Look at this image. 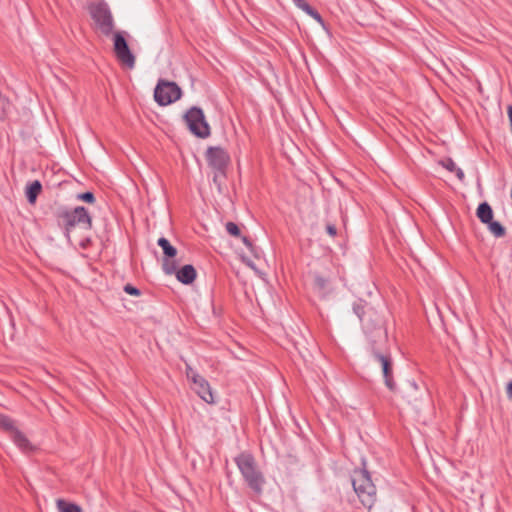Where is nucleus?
I'll list each match as a JSON object with an SVG mask.
<instances>
[{
	"instance_id": "nucleus-1",
	"label": "nucleus",
	"mask_w": 512,
	"mask_h": 512,
	"mask_svg": "<svg viewBox=\"0 0 512 512\" xmlns=\"http://www.w3.org/2000/svg\"><path fill=\"white\" fill-rule=\"evenodd\" d=\"M362 468L354 470V493L357 494L361 504L371 509L376 500V487L371 480V476L366 467V462L362 458Z\"/></svg>"
},
{
	"instance_id": "nucleus-2",
	"label": "nucleus",
	"mask_w": 512,
	"mask_h": 512,
	"mask_svg": "<svg viewBox=\"0 0 512 512\" xmlns=\"http://www.w3.org/2000/svg\"><path fill=\"white\" fill-rule=\"evenodd\" d=\"M235 463L249 487L256 493H261L264 478L256 467L254 457L248 453H241L235 458Z\"/></svg>"
},
{
	"instance_id": "nucleus-3",
	"label": "nucleus",
	"mask_w": 512,
	"mask_h": 512,
	"mask_svg": "<svg viewBox=\"0 0 512 512\" xmlns=\"http://www.w3.org/2000/svg\"><path fill=\"white\" fill-rule=\"evenodd\" d=\"M184 119L189 130L195 136L199 138H206L210 135V127L205 120L202 109L198 107L190 108L186 112Z\"/></svg>"
},
{
	"instance_id": "nucleus-4",
	"label": "nucleus",
	"mask_w": 512,
	"mask_h": 512,
	"mask_svg": "<svg viewBox=\"0 0 512 512\" xmlns=\"http://www.w3.org/2000/svg\"><path fill=\"white\" fill-rule=\"evenodd\" d=\"M90 14L101 33L104 35L112 33L114 28L113 17L107 4L100 2L91 5Z\"/></svg>"
},
{
	"instance_id": "nucleus-5",
	"label": "nucleus",
	"mask_w": 512,
	"mask_h": 512,
	"mask_svg": "<svg viewBox=\"0 0 512 512\" xmlns=\"http://www.w3.org/2000/svg\"><path fill=\"white\" fill-rule=\"evenodd\" d=\"M180 97L181 89L174 82L160 80L154 90V99L161 106L169 105Z\"/></svg>"
},
{
	"instance_id": "nucleus-6",
	"label": "nucleus",
	"mask_w": 512,
	"mask_h": 512,
	"mask_svg": "<svg viewBox=\"0 0 512 512\" xmlns=\"http://www.w3.org/2000/svg\"><path fill=\"white\" fill-rule=\"evenodd\" d=\"M63 222L67 237H69L71 230L76 226H81L84 229L91 228V217L84 207H76L72 211L65 212L63 214Z\"/></svg>"
},
{
	"instance_id": "nucleus-7",
	"label": "nucleus",
	"mask_w": 512,
	"mask_h": 512,
	"mask_svg": "<svg viewBox=\"0 0 512 512\" xmlns=\"http://www.w3.org/2000/svg\"><path fill=\"white\" fill-rule=\"evenodd\" d=\"M114 52L118 61L129 69L135 66V57L130 51L127 41L120 32L114 34Z\"/></svg>"
},
{
	"instance_id": "nucleus-8",
	"label": "nucleus",
	"mask_w": 512,
	"mask_h": 512,
	"mask_svg": "<svg viewBox=\"0 0 512 512\" xmlns=\"http://www.w3.org/2000/svg\"><path fill=\"white\" fill-rule=\"evenodd\" d=\"M208 164L217 171H223L230 162L229 154L221 147H210L206 152Z\"/></svg>"
},
{
	"instance_id": "nucleus-9",
	"label": "nucleus",
	"mask_w": 512,
	"mask_h": 512,
	"mask_svg": "<svg viewBox=\"0 0 512 512\" xmlns=\"http://www.w3.org/2000/svg\"><path fill=\"white\" fill-rule=\"evenodd\" d=\"M376 360L379 362L382 368L385 384L389 389H393L394 382L392 377V360L388 355L375 354Z\"/></svg>"
},
{
	"instance_id": "nucleus-10",
	"label": "nucleus",
	"mask_w": 512,
	"mask_h": 512,
	"mask_svg": "<svg viewBox=\"0 0 512 512\" xmlns=\"http://www.w3.org/2000/svg\"><path fill=\"white\" fill-rule=\"evenodd\" d=\"M192 388L199 395V397L206 403H214V396L211 387L206 379H204L203 377L201 379H198V381L193 383Z\"/></svg>"
},
{
	"instance_id": "nucleus-11",
	"label": "nucleus",
	"mask_w": 512,
	"mask_h": 512,
	"mask_svg": "<svg viewBox=\"0 0 512 512\" xmlns=\"http://www.w3.org/2000/svg\"><path fill=\"white\" fill-rule=\"evenodd\" d=\"M10 437L15 443V445L23 452H28L33 449V446L28 440V438L16 427L11 431Z\"/></svg>"
},
{
	"instance_id": "nucleus-12",
	"label": "nucleus",
	"mask_w": 512,
	"mask_h": 512,
	"mask_svg": "<svg viewBox=\"0 0 512 512\" xmlns=\"http://www.w3.org/2000/svg\"><path fill=\"white\" fill-rule=\"evenodd\" d=\"M177 279L183 284H190L196 278V270L192 265H185L178 270Z\"/></svg>"
},
{
	"instance_id": "nucleus-13",
	"label": "nucleus",
	"mask_w": 512,
	"mask_h": 512,
	"mask_svg": "<svg viewBox=\"0 0 512 512\" xmlns=\"http://www.w3.org/2000/svg\"><path fill=\"white\" fill-rule=\"evenodd\" d=\"M476 215L484 224H487L493 220V210L487 202H483L478 206Z\"/></svg>"
},
{
	"instance_id": "nucleus-14",
	"label": "nucleus",
	"mask_w": 512,
	"mask_h": 512,
	"mask_svg": "<svg viewBox=\"0 0 512 512\" xmlns=\"http://www.w3.org/2000/svg\"><path fill=\"white\" fill-rule=\"evenodd\" d=\"M42 185L38 180L30 183L26 189V197L29 203L34 204L37 196L41 192Z\"/></svg>"
},
{
	"instance_id": "nucleus-15",
	"label": "nucleus",
	"mask_w": 512,
	"mask_h": 512,
	"mask_svg": "<svg viewBox=\"0 0 512 512\" xmlns=\"http://www.w3.org/2000/svg\"><path fill=\"white\" fill-rule=\"evenodd\" d=\"M440 165H442L444 168H446L450 172H455L457 178L459 180H463L465 175L462 169L458 168L455 164V162L451 158H446L444 160H441L439 162Z\"/></svg>"
},
{
	"instance_id": "nucleus-16",
	"label": "nucleus",
	"mask_w": 512,
	"mask_h": 512,
	"mask_svg": "<svg viewBox=\"0 0 512 512\" xmlns=\"http://www.w3.org/2000/svg\"><path fill=\"white\" fill-rule=\"evenodd\" d=\"M157 243L162 248L165 256H167L168 258H173L176 256V254H177L176 248L174 246H172L166 238H164V237L159 238Z\"/></svg>"
},
{
	"instance_id": "nucleus-17",
	"label": "nucleus",
	"mask_w": 512,
	"mask_h": 512,
	"mask_svg": "<svg viewBox=\"0 0 512 512\" xmlns=\"http://www.w3.org/2000/svg\"><path fill=\"white\" fill-rule=\"evenodd\" d=\"M486 225L489 232L497 238L503 237L506 234L504 226L498 221L491 220Z\"/></svg>"
},
{
	"instance_id": "nucleus-18",
	"label": "nucleus",
	"mask_w": 512,
	"mask_h": 512,
	"mask_svg": "<svg viewBox=\"0 0 512 512\" xmlns=\"http://www.w3.org/2000/svg\"><path fill=\"white\" fill-rule=\"evenodd\" d=\"M57 508L59 512H82V509L80 506L67 502L63 499L57 500Z\"/></svg>"
},
{
	"instance_id": "nucleus-19",
	"label": "nucleus",
	"mask_w": 512,
	"mask_h": 512,
	"mask_svg": "<svg viewBox=\"0 0 512 512\" xmlns=\"http://www.w3.org/2000/svg\"><path fill=\"white\" fill-rule=\"evenodd\" d=\"M0 428L11 433L15 426L13 421L9 417L0 414Z\"/></svg>"
},
{
	"instance_id": "nucleus-20",
	"label": "nucleus",
	"mask_w": 512,
	"mask_h": 512,
	"mask_svg": "<svg viewBox=\"0 0 512 512\" xmlns=\"http://www.w3.org/2000/svg\"><path fill=\"white\" fill-rule=\"evenodd\" d=\"M186 376L192 382L195 383L198 379H201L202 376L199 375L190 365L186 364Z\"/></svg>"
},
{
	"instance_id": "nucleus-21",
	"label": "nucleus",
	"mask_w": 512,
	"mask_h": 512,
	"mask_svg": "<svg viewBox=\"0 0 512 512\" xmlns=\"http://www.w3.org/2000/svg\"><path fill=\"white\" fill-rule=\"evenodd\" d=\"M294 5L305 13H311L312 7L305 0H292Z\"/></svg>"
},
{
	"instance_id": "nucleus-22",
	"label": "nucleus",
	"mask_w": 512,
	"mask_h": 512,
	"mask_svg": "<svg viewBox=\"0 0 512 512\" xmlns=\"http://www.w3.org/2000/svg\"><path fill=\"white\" fill-rule=\"evenodd\" d=\"M226 231L232 235V236H239L240 235V229L234 222H227L226 225Z\"/></svg>"
},
{
	"instance_id": "nucleus-23",
	"label": "nucleus",
	"mask_w": 512,
	"mask_h": 512,
	"mask_svg": "<svg viewBox=\"0 0 512 512\" xmlns=\"http://www.w3.org/2000/svg\"><path fill=\"white\" fill-rule=\"evenodd\" d=\"M78 198L80 200H83L88 203H93L95 200V197H94L93 193H91V192H85V193L79 194Z\"/></svg>"
},
{
	"instance_id": "nucleus-24",
	"label": "nucleus",
	"mask_w": 512,
	"mask_h": 512,
	"mask_svg": "<svg viewBox=\"0 0 512 512\" xmlns=\"http://www.w3.org/2000/svg\"><path fill=\"white\" fill-rule=\"evenodd\" d=\"M124 291L130 295H133V296H139L140 295V290L137 289L136 287L130 285V284H127L124 286Z\"/></svg>"
},
{
	"instance_id": "nucleus-25",
	"label": "nucleus",
	"mask_w": 512,
	"mask_h": 512,
	"mask_svg": "<svg viewBox=\"0 0 512 512\" xmlns=\"http://www.w3.org/2000/svg\"><path fill=\"white\" fill-rule=\"evenodd\" d=\"M308 15H310L313 19H315L318 23L320 24H323V20H322V17L321 15L312 8V12L311 13H308Z\"/></svg>"
},
{
	"instance_id": "nucleus-26",
	"label": "nucleus",
	"mask_w": 512,
	"mask_h": 512,
	"mask_svg": "<svg viewBox=\"0 0 512 512\" xmlns=\"http://www.w3.org/2000/svg\"><path fill=\"white\" fill-rule=\"evenodd\" d=\"M326 231L332 237L335 236L336 233H337L336 227L334 225H332V224H328L326 226Z\"/></svg>"
},
{
	"instance_id": "nucleus-27",
	"label": "nucleus",
	"mask_w": 512,
	"mask_h": 512,
	"mask_svg": "<svg viewBox=\"0 0 512 512\" xmlns=\"http://www.w3.org/2000/svg\"><path fill=\"white\" fill-rule=\"evenodd\" d=\"M506 393L509 399H512V381L507 383Z\"/></svg>"
},
{
	"instance_id": "nucleus-28",
	"label": "nucleus",
	"mask_w": 512,
	"mask_h": 512,
	"mask_svg": "<svg viewBox=\"0 0 512 512\" xmlns=\"http://www.w3.org/2000/svg\"><path fill=\"white\" fill-rule=\"evenodd\" d=\"M164 270L167 274H172L174 272V266H170L168 263H165Z\"/></svg>"
},
{
	"instance_id": "nucleus-29",
	"label": "nucleus",
	"mask_w": 512,
	"mask_h": 512,
	"mask_svg": "<svg viewBox=\"0 0 512 512\" xmlns=\"http://www.w3.org/2000/svg\"><path fill=\"white\" fill-rule=\"evenodd\" d=\"M354 312L357 314V316L359 317L360 321L363 322L364 321V316H365V312L363 311H355Z\"/></svg>"
},
{
	"instance_id": "nucleus-30",
	"label": "nucleus",
	"mask_w": 512,
	"mask_h": 512,
	"mask_svg": "<svg viewBox=\"0 0 512 512\" xmlns=\"http://www.w3.org/2000/svg\"><path fill=\"white\" fill-rule=\"evenodd\" d=\"M242 241H243V243H244L247 247H249V248H250V247L252 246L251 242L249 241V239H248L247 237H243V238H242Z\"/></svg>"
},
{
	"instance_id": "nucleus-31",
	"label": "nucleus",
	"mask_w": 512,
	"mask_h": 512,
	"mask_svg": "<svg viewBox=\"0 0 512 512\" xmlns=\"http://www.w3.org/2000/svg\"><path fill=\"white\" fill-rule=\"evenodd\" d=\"M316 282H317V284H318L320 287H324V284H325V283H324V280H323V279H321V278H317V279H316Z\"/></svg>"
},
{
	"instance_id": "nucleus-32",
	"label": "nucleus",
	"mask_w": 512,
	"mask_h": 512,
	"mask_svg": "<svg viewBox=\"0 0 512 512\" xmlns=\"http://www.w3.org/2000/svg\"><path fill=\"white\" fill-rule=\"evenodd\" d=\"M247 265H248L249 267H251L252 269H255V267H254V265H253V263H252V262L248 261V262H247Z\"/></svg>"
}]
</instances>
